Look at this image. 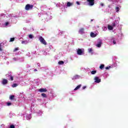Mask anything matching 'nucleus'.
<instances>
[{"label":"nucleus","instance_id":"32","mask_svg":"<svg viewBox=\"0 0 128 128\" xmlns=\"http://www.w3.org/2000/svg\"><path fill=\"white\" fill-rule=\"evenodd\" d=\"M76 4H78V6H80V2H76Z\"/></svg>","mask_w":128,"mask_h":128},{"label":"nucleus","instance_id":"31","mask_svg":"<svg viewBox=\"0 0 128 128\" xmlns=\"http://www.w3.org/2000/svg\"><path fill=\"white\" fill-rule=\"evenodd\" d=\"M78 75H76L74 78H78Z\"/></svg>","mask_w":128,"mask_h":128},{"label":"nucleus","instance_id":"37","mask_svg":"<svg viewBox=\"0 0 128 128\" xmlns=\"http://www.w3.org/2000/svg\"><path fill=\"white\" fill-rule=\"evenodd\" d=\"M8 22H6V26H8Z\"/></svg>","mask_w":128,"mask_h":128},{"label":"nucleus","instance_id":"38","mask_svg":"<svg viewBox=\"0 0 128 128\" xmlns=\"http://www.w3.org/2000/svg\"><path fill=\"white\" fill-rule=\"evenodd\" d=\"M34 72H38V70L34 69Z\"/></svg>","mask_w":128,"mask_h":128},{"label":"nucleus","instance_id":"26","mask_svg":"<svg viewBox=\"0 0 128 128\" xmlns=\"http://www.w3.org/2000/svg\"><path fill=\"white\" fill-rule=\"evenodd\" d=\"M27 42H27L26 41H22V44H26Z\"/></svg>","mask_w":128,"mask_h":128},{"label":"nucleus","instance_id":"15","mask_svg":"<svg viewBox=\"0 0 128 128\" xmlns=\"http://www.w3.org/2000/svg\"><path fill=\"white\" fill-rule=\"evenodd\" d=\"M104 64H102L100 66V70H104Z\"/></svg>","mask_w":128,"mask_h":128},{"label":"nucleus","instance_id":"14","mask_svg":"<svg viewBox=\"0 0 128 128\" xmlns=\"http://www.w3.org/2000/svg\"><path fill=\"white\" fill-rule=\"evenodd\" d=\"M73 4H74L70 2H67V6H68V7L72 6Z\"/></svg>","mask_w":128,"mask_h":128},{"label":"nucleus","instance_id":"3","mask_svg":"<svg viewBox=\"0 0 128 128\" xmlns=\"http://www.w3.org/2000/svg\"><path fill=\"white\" fill-rule=\"evenodd\" d=\"M86 2L90 6H94V0H87Z\"/></svg>","mask_w":128,"mask_h":128},{"label":"nucleus","instance_id":"13","mask_svg":"<svg viewBox=\"0 0 128 128\" xmlns=\"http://www.w3.org/2000/svg\"><path fill=\"white\" fill-rule=\"evenodd\" d=\"M82 87V84L78 85L74 89V90H78L79 88Z\"/></svg>","mask_w":128,"mask_h":128},{"label":"nucleus","instance_id":"6","mask_svg":"<svg viewBox=\"0 0 128 128\" xmlns=\"http://www.w3.org/2000/svg\"><path fill=\"white\" fill-rule=\"evenodd\" d=\"M78 32L80 34H84V28H80L78 30Z\"/></svg>","mask_w":128,"mask_h":128},{"label":"nucleus","instance_id":"29","mask_svg":"<svg viewBox=\"0 0 128 128\" xmlns=\"http://www.w3.org/2000/svg\"><path fill=\"white\" fill-rule=\"evenodd\" d=\"M106 70H110V66H106L105 68Z\"/></svg>","mask_w":128,"mask_h":128},{"label":"nucleus","instance_id":"21","mask_svg":"<svg viewBox=\"0 0 128 128\" xmlns=\"http://www.w3.org/2000/svg\"><path fill=\"white\" fill-rule=\"evenodd\" d=\"M41 96H42L43 98H46V94H44V93L42 94Z\"/></svg>","mask_w":128,"mask_h":128},{"label":"nucleus","instance_id":"5","mask_svg":"<svg viewBox=\"0 0 128 128\" xmlns=\"http://www.w3.org/2000/svg\"><path fill=\"white\" fill-rule=\"evenodd\" d=\"M38 92H48V90H46V88H41L38 90Z\"/></svg>","mask_w":128,"mask_h":128},{"label":"nucleus","instance_id":"19","mask_svg":"<svg viewBox=\"0 0 128 128\" xmlns=\"http://www.w3.org/2000/svg\"><path fill=\"white\" fill-rule=\"evenodd\" d=\"M14 42V38H10V42Z\"/></svg>","mask_w":128,"mask_h":128},{"label":"nucleus","instance_id":"12","mask_svg":"<svg viewBox=\"0 0 128 128\" xmlns=\"http://www.w3.org/2000/svg\"><path fill=\"white\" fill-rule=\"evenodd\" d=\"M108 30H114V27L112 26L108 25Z\"/></svg>","mask_w":128,"mask_h":128},{"label":"nucleus","instance_id":"22","mask_svg":"<svg viewBox=\"0 0 128 128\" xmlns=\"http://www.w3.org/2000/svg\"><path fill=\"white\" fill-rule=\"evenodd\" d=\"M16 86H18V84H14L12 85V88H16Z\"/></svg>","mask_w":128,"mask_h":128},{"label":"nucleus","instance_id":"18","mask_svg":"<svg viewBox=\"0 0 128 128\" xmlns=\"http://www.w3.org/2000/svg\"><path fill=\"white\" fill-rule=\"evenodd\" d=\"M88 52H90V54H92V48H90L88 49Z\"/></svg>","mask_w":128,"mask_h":128},{"label":"nucleus","instance_id":"8","mask_svg":"<svg viewBox=\"0 0 128 128\" xmlns=\"http://www.w3.org/2000/svg\"><path fill=\"white\" fill-rule=\"evenodd\" d=\"M6 76H8V78H10V80H14V76H12V75H10L9 74H6Z\"/></svg>","mask_w":128,"mask_h":128},{"label":"nucleus","instance_id":"2","mask_svg":"<svg viewBox=\"0 0 128 128\" xmlns=\"http://www.w3.org/2000/svg\"><path fill=\"white\" fill-rule=\"evenodd\" d=\"M33 8H34V5L27 4L25 6V10H32Z\"/></svg>","mask_w":128,"mask_h":128},{"label":"nucleus","instance_id":"39","mask_svg":"<svg viewBox=\"0 0 128 128\" xmlns=\"http://www.w3.org/2000/svg\"><path fill=\"white\" fill-rule=\"evenodd\" d=\"M38 66H40L38 65Z\"/></svg>","mask_w":128,"mask_h":128},{"label":"nucleus","instance_id":"16","mask_svg":"<svg viewBox=\"0 0 128 128\" xmlns=\"http://www.w3.org/2000/svg\"><path fill=\"white\" fill-rule=\"evenodd\" d=\"M14 98V96L12 95L10 96V100H12Z\"/></svg>","mask_w":128,"mask_h":128},{"label":"nucleus","instance_id":"24","mask_svg":"<svg viewBox=\"0 0 128 128\" xmlns=\"http://www.w3.org/2000/svg\"><path fill=\"white\" fill-rule=\"evenodd\" d=\"M17 50H18V48H15L13 52H17Z\"/></svg>","mask_w":128,"mask_h":128},{"label":"nucleus","instance_id":"34","mask_svg":"<svg viewBox=\"0 0 128 128\" xmlns=\"http://www.w3.org/2000/svg\"><path fill=\"white\" fill-rule=\"evenodd\" d=\"M100 5L101 6H104V3H100Z\"/></svg>","mask_w":128,"mask_h":128},{"label":"nucleus","instance_id":"4","mask_svg":"<svg viewBox=\"0 0 128 128\" xmlns=\"http://www.w3.org/2000/svg\"><path fill=\"white\" fill-rule=\"evenodd\" d=\"M95 80V82H97V84H99V82H100L101 80L98 76H96L94 78Z\"/></svg>","mask_w":128,"mask_h":128},{"label":"nucleus","instance_id":"10","mask_svg":"<svg viewBox=\"0 0 128 128\" xmlns=\"http://www.w3.org/2000/svg\"><path fill=\"white\" fill-rule=\"evenodd\" d=\"M91 38H96V34H94V33L92 32L90 34Z\"/></svg>","mask_w":128,"mask_h":128},{"label":"nucleus","instance_id":"25","mask_svg":"<svg viewBox=\"0 0 128 128\" xmlns=\"http://www.w3.org/2000/svg\"><path fill=\"white\" fill-rule=\"evenodd\" d=\"M28 38H33L34 36H32V34H30L28 36Z\"/></svg>","mask_w":128,"mask_h":128},{"label":"nucleus","instance_id":"9","mask_svg":"<svg viewBox=\"0 0 128 128\" xmlns=\"http://www.w3.org/2000/svg\"><path fill=\"white\" fill-rule=\"evenodd\" d=\"M2 84H8V80L3 79L2 81Z\"/></svg>","mask_w":128,"mask_h":128},{"label":"nucleus","instance_id":"17","mask_svg":"<svg viewBox=\"0 0 128 128\" xmlns=\"http://www.w3.org/2000/svg\"><path fill=\"white\" fill-rule=\"evenodd\" d=\"M58 64H64V61H59L58 62Z\"/></svg>","mask_w":128,"mask_h":128},{"label":"nucleus","instance_id":"36","mask_svg":"<svg viewBox=\"0 0 128 128\" xmlns=\"http://www.w3.org/2000/svg\"><path fill=\"white\" fill-rule=\"evenodd\" d=\"M113 44H116V41L114 40V41H113Z\"/></svg>","mask_w":128,"mask_h":128},{"label":"nucleus","instance_id":"28","mask_svg":"<svg viewBox=\"0 0 128 128\" xmlns=\"http://www.w3.org/2000/svg\"><path fill=\"white\" fill-rule=\"evenodd\" d=\"M116 26V22L112 23V26L114 27Z\"/></svg>","mask_w":128,"mask_h":128},{"label":"nucleus","instance_id":"20","mask_svg":"<svg viewBox=\"0 0 128 128\" xmlns=\"http://www.w3.org/2000/svg\"><path fill=\"white\" fill-rule=\"evenodd\" d=\"M92 74H96V70H92L91 72Z\"/></svg>","mask_w":128,"mask_h":128},{"label":"nucleus","instance_id":"35","mask_svg":"<svg viewBox=\"0 0 128 128\" xmlns=\"http://www.w3.org/2000/svg\"><path fill=\"white\" fill-rule=\"evenodd\" d=\"M0 46H2V45L0 44V52H2V49Z\"/></svg>","mask_w":128,"mask_h":128},{"label":"nucleus","instance_id":"27","mask_svg":"<svg viewBox=\"0 0 128 128\" xmlns=\"http://www.w3.org/2000/svg\"><path fill=\"white\" fill-rule=\"evenodd\" d=\"M16 127L14 126V125L12 124L10 126L9 128H15Z\"/></svg>","mask_w":128,"mask_h":128},{"label":"nucleus","instance_id":"1","mask_svg":"<svg viewBox=\"0 0 128 128\" xmlns=\"http://www.w3.org/2000/svg\"><path fill=\"white\" fill-rule=\"evenodd\" d=\"M39 40L41 44H44V46H46V44H48V43H46L44 38L42 36H39Z\"/></svg>","mask_w":128,"mask_h":128},{"label":"nucleus","instance_id":"23","mask_svg":"<svg viewBox=\"0 0 128 128\" xmlns=\"http://www.w3.org/2000/svg\"><path fill=\"white\" fill-rule=\"evenodd\" d=\"M115 10L117 12H120V8H118V7H116Z\"/></svg>","mask_w":128,"mask_h":128},{"label":"nucleus","instance_id":"7","mask_svg":"<svg viewBox=\"0 0 128 128\" xmlns=\"http://www.w3.org/2000/svg\"><path fill=\"white\" fill-rule=\"evenodd\" d=\"M77 54L79 56H82V49L78 48L77 50Z\"/></svg>","mask_w":128,"mask_h":128},{"label":"nucleus","instance_id":"30","mask_svg":"<svg viewBox=\"0 0 128 128\" xmlns=\"http://www.w3.org/2000/svg\"><path fill=\"white\" fill-rule=\"evenodd\" d=\"M7 106H12V103H10V102H7Z\"/></svg>","mask_w":128,"mask_h":128},{"label":"nucleus","instance_id":"33","mask_svg":"<svg viewBox=\"0 0 128 128\" xmlns=\"http://www.w3.org/2000/svg\"><path fill=\"white\" fill-rule=\"evenodd\" d=\"M86 88V86H84L82 87V90H85Z\"/></svg>","mask_w":128,"mask_h":128},{"label":"nucleus","instance_id":"11","mask_svg":"<svg viewBox=\"0 0 128 128\" xmlns=\"http://www.w3.org/2000/svg\"><path fill=\"white\" fill-rule=\"evenodd\" d=\"M102 42H99L98 44L96 45V46H97V48H100L102 46Z\"/></svg>","mask_w":128,"mask_h":128}]
</instances>
